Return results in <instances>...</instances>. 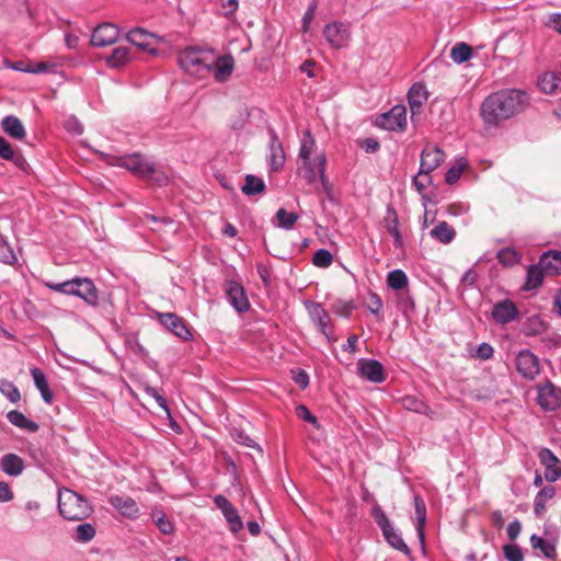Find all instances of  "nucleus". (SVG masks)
Wrapping results in <instances>:
<instances>
[{"instance_id": "f257e3e1", "label": "nucleus", "mask_w": 561, "mask_h": 561, "mask_svg": "<svg viewBox=\"0 0 561 561\" xmlns=\"http://www.w3.org/2000/svg\"><path fill=\"white\" fill-rule=\"evenodd\" d=\"M528 105V98L520 90H502L489 95L481 104L480 115L489 127L520 113Z\"/></svg>"}, {"instance_id": "f03ea898", "label": "nucleus", "mask_w": 561, "mask_h": 561, "mask_svg": "<svg viewBox=\"0 0 561 561\" xmlns=\"http://www.w3.org/2000/svg\"><path fill=\"white\" fill-rule=\"evenodd\" d=\"M304 179L309 183H316L318 176L321 183L322 192L330 193L331 184L325 175L327 157L323 151L317 152L316 140L311 133L307 130L301 139L299 154Z\"/></svg>"}, {"instance_id": "7ed1b4c3", "label": "nucleus", "mask_w": 561, "mask_h": 561, "mask_svg": "<svg viewBox=\"0 0 561 561\" xmlns=\"http://www.w3.org/2000/svg\"><path fill=\"white\" fill-rule=\"evenodd\" d=\"M58 511L65 519L81 522L91 516L93 507L83 495L68 488H60L58 490Z\"/></svg>"}, {"instance_id": "20e7f679", "label": "nucleus", "mask_w": 561, "mask_h": 561, "mask_svg": "<svg viewBox=\"0 0 561 561\" xmlns=\"http://www.w3.org/2000/svg\"><path fill=\"white\" fill-rule=\"evenodd\" d=\"M179 64L186 73L203 78L213 70L214 53L190 47L179 54Z\"/></svg>"}, {"instance_id": "39448f33", "label": "nucleus", "mask_w": 561, "mask_h": 561, "mask_svg": "<svg viewBox=\"0 0 561 561\" xmlns=\"http://www.w3.org/2000/svg\"><path fill=\"white\" fill-rule=\"evenodd\" d=\"M374 517L376 523L382 530V535L387 542L393 547L394 549L403 552L404 554H410V548L402 539L401 535L397 533L394 527L391 525L390 520L379 507L374 510Z\"/></svg>"}, {"instance_id": "423d86ee", "label": "nucleus", "mask_w": 561, "mask_h": 561, "mask_svg": "<svg viewBox=\"0 0 561 561\" xmlns=\"http://www.w3.org/2000/svg\"><path fill=\"white\" fill-rule=\"evenodd\" d=\"M323 36L332 48H345L352 36L350 24L340 21L329 23L323 28Z\"/></svg>"}, {"instance_id": "0eeeda50", "label": "nucleus", "mask_w": 561, "mask_h": 561, "mask_svg": "<svg viewBox=\"0 0 561 561\" xmlns=\"http://www.w3.org/2000/svg\"><path fill=\"white\" fill-rule=\"evenodd\" d=\"M70 295L81 298L89 306L96 307L99 305V290L92 279L88 277H73L71 278Z\"/></svg>"}, {"instance_id": "6e6552de", "label": "nucleus", "mask_w": 561, "mask_h": 561, "mask_svg": "<svg viewBox=\"0 0 561 561\" xmlns=\"http://www.w3.org/2000/svg\"><path fill=\"white\" fill-rule=\"evenodd\" d=\"M377 125L391 131H401L407 125V110L403 105H396L389 112L377 118Z\"/></svg>"}, {"instance_id": "1a4fd4ad", "label": "nucleus", "mask_w": 561, "mask_h": 561, "mask_svg": "<svg viewBox=\"0 0 561 561\" xmlns=\"http://www.w3.org/2000/svg\"><path fill=\"white\" fill-rule=\"evenodd\" d=\"M538 404L549 411H554L561 405V389L551 381L546 380L538 385Z\"/></svg>"}, {"instance_id": "9d476101", "label": "nucleus", "mask_w": 561, "mask_h": 561, "mask_svg": "<svg viewBox=\"0 0 561 561\" xmlns=\"http://www.w3.org/2000/svg\"><path fill=\"white\" fill-rule=\"evenodd\" d=\"M517 371L526 379H534L540 371L538 357L529 350L520 351L515 359Z\"/></svg>"}, {"instance_id": "9b49d317", "label": "nucleus", "mask_w": 561, "mask_h": 561, "mask_svg": "<svg viewBox=\"0 0 561 561\" xmlns=\"http://www.w3.org/2000/svg\"><path fill=\"white\" fill-rule=\"evenodd\" d=\"M214 503L219 508L232 534H238L243 528V522L236 507L224 496L216 495Z\"/></svg>"}, {"instance_id": "f8f14e48", "label": "nucleus", "mask_w": 561, "mask_h": 561, "mask_svg": "<svg viewBox=\"0 0 561 561\" xmlns=\"http://www.w3.org/2000/svg\"><path fill=\"white\" fill-rule=\"evenodd\" d=\"M121 164L141 179L149 178L150 172L153 171V162L140 153L124 157Z\"/></svg>"}, {"instance_id": "ddd939ff", "label": "nucleus", "mask_w": 561, "mask_h": 561, "mask_svg": "<svg viewBox=\"0 0 561 561\" xmlns=\"http://www.w3.org/2000/svg\"><path fill=\"white\" fill-rule=\"evenodd\" d=\"M119 36V31L112 23H103L95 27L91 36V44L96 47H105L114 44Z\"/></svg>"}, {"instance_id": "4468645a", "label": "nucleus", "mask_w": 561, "mask_h": 561, "mask_svg": "<svg viewBox=\"0 0 561 561\" xmlns=\"http://www.w3.org/2000/svg\"><path fill=\"white\" fill-rule=\"evenodd\" d=\"M445 160V152L435 145L427 144L421 152L420 168L422 171L433 172Z\"/></svg>"}, {"instance_id": "2eb2a0df", "label": "nucleus", "mask_w": 561, "mask_h": 561, "mask_svg": "<svg viewBox=\"0 0 561 561\" xmlns=\"http://www.w3.org/2000/svg\"><path fill=\"white\" fill-rule=\"evenodd\" d=\"M540 463L546 468L545 479L554 482L561 477L560 461L557 456L548 448H542L538 453Z\"/></svg>"}, {"instance_id": "dca6fc26", "label": "nucleus", "mask_w": 561, "mask_h": 561, "mask_svg": "<svg viewBox=\"0 0 561 561\" xmlns=\"http://www.w3.org/2000/svg\"><path fill=\"white\" fill-rule=\"evenodd\" d=\"M270 157L268 164L272 171L277 172L283 169L286 160L285 151L283 145L276 135V133L271 129L270 130Z\"/></svg>"}, {"instance_id": "f3484780", "label": "nucleus", "mask_w": 561, "mask_h": 561, "mask_svg": "<svg viewBox=\"0 0 561 561\" xmlns=\"http://www.w3.org/2000/svg\"><path fill=\"white\" fill-rule=\"evenodd\" d=\"M127 41L142 51L154 54L157 51L154 44V35L144 28H135L127 33Z\"/></svg>"}, {"instance_id": "a211bd4d", "label": "nucleus", "mask_w": 561, "mask_h": 561, "mask_svg": "<svg viewBox=\"0 0 561 561\" xmlns=\"http://www.w3.org/2000/svg\"><path fill=\"white\" fill-rule=\"evenodd\" d=\"M108 503L124 517L135 519L139 515V507L134 499L127 495H112Z\"/></svg>"}, {"instance_id": "6ab92c4d", "label": "nucleus", "mask_w": 561, "mask_h": 561, "mask_svg": "<svg viewBox=\"0 0 561 561\" xmlns=\"http://www.w3.org/2000/svg\"><path fill=\"white\" fill-rule=\"evenodd\" d=\"M307 309L309 311L311 320L318 327L319 331L323 335H325L328 339H330V336L332 334V330L330 327L331 320H330L328 312L318 302H308Z\"/></svg>"}, {"instance_id": "aec40b11", "label": "nucleus", "mask_w": 561, "mask_h": 561, "mask_svg": "<svg viewBox=\"0 0 561 561\" xmlns=\"http://www.w3.org/2000/svg\"><path fill=\"white\" fill-rule=\"evenodd\" d=\"M159 320L170 332L178 337L187 341L191 337V333L185 325L184 321L175 313H160Z\"/></svg>"}, {"instance_id": "412c9836", "label": "nucleus", "mask_w": 561, "mask_h": 561, "mask_svg": "<svg viewBox=\"0 0 561 561\" xmlns=\"http://www.w3.org/2000/svg\"><path fill=\"white\" fill-rule=\"evenodd\" d=\"M518 317L515 304L508 299L499 301L492 310V318L496 323L506 324Z\"/></svg>"}, {"instance_id": "4be33fe9", "label": "nucleus", "mask_w": 561, "mask_h": 561, "mask_svg": "<svg viewBox=\"0 0 561 561\" xmlns=\"http://www.w3.org/2000/svg\"><path fill=\"white\" fill-rule=\"evenodd\" d=\"M358 370L365 379L380 383L385 380L383 366L375 359H360L358 362Z\"/></svg>"}, {"instance_id": "5701e85b", "label": "nucleus", "mask_w": 561, "mask_h": 561, "mask_svg": "<svg viewBox=\"0 0 561 561\" xmlns=\"http://www.w3.org/2000/svg\"><path fill=\"white\" fill-rule=\"evenodd\" d=\"M226 293L230 304L239 312H244L249 309V301L245 296L243 287L237 282H228Z\"/></svg>"}, {"instance_id": "b1692460", "label": "nucleus", "mask_w": 561, "mask_h": 561, "mask_svg": "<svg viewBox=\"0 0 561 561\" xmlns=\"http://www.w3.org/2000/svg\"><path fill=\"white\" fill-rule=\"evenodd\" d=\"M0 126L2 131L14 140H24L26 137L25 127L15 115L4 116L0 122Z\"/></svg>"}, {"instance_id": "393cba45", "label": "nucleus", "mask_w": 561, "mask_h": 561, "mask_svg": "<svg viewBox=\"0 0 561 561\" xmlns=\"http://www.w3.org/2000/svg\"><path fill=\"white\" fill-rule=\"evenodd\" d=\"M234 68V60L232 56H221L216 57L214 55V65L211 72L214 73V77L219 82L227 81L230 76L232 75Z\"/></svg>"}, {"instance_id": "a878e982", "label": "nucleus", "mask_w": 561, "mask_h": 561, "mask_svg": "<svg viewBox=\"0 0 561 561\" xmlns=\"http://www.w3.org/2000/svg\"><path fill=\"white\" fill-rule=\"evenodd\" d=\"M427 99L428 92L423 83L416 82L410 88L408 101L413 115L421 111Z\"/></svg>"}, {"instance_id": "bb28decb", "label": "nucleus", "mask_w": 561, "mask_h": 561, "mask_svg": "<svg viewBox=\"0 0 561 561\" xmlns=\"http://www.w3.org/2000/svg\"><path fill=\"white\" fill-rule=\"evenodd\" d=\"M1 470L10 477H19L22 474L25 465L24 460L15 454H5L0 459Z\"/></svg>"}, {"instance_id": "cd10ccee", "label": "nucleus", "mask_w": 561, "mask_h": 561, "mask_svg": "<svg viewBox=\"0 0 561 561\" xmlns=\"http://www.w3.org/2000/svg\"><path fill=\"white\" fill-rule=\"evenodd\" d=\"M386 230L393 237L394 245L397 248L402 247V238L399 230V219L397 211L392 206L387 207V213L383 218Z\"/></svg>"}, {"instance_id": "c85d7f7f", "label": "nucleus", "mask_w": 561, "mask_h": 561, "mask_svg": "<svg viewBox=\"0 0 561 561\" xmlns=\"http://www.w3.org/2000/svg\"><path fill=\"white\" fill-rule=\"evenodd\" d=\"M539 265L552 275L561 273V251L551 250L541 254Z\"/></svg>"}, {"instance_id": "c756f323", "label": "nucleus", "mask_w": 561, "mask_h": 561, "mask_svg": "<svg viewBox=\"0 0 561 561\" xmlns=\"http://www.w3.org/2000/svg\"><path fill=\"white\" fill-rule=\"evenodd\" d=\"M414 508L417 537L423 545L425 540L424 527L426 523V505L424 500L419 494L414 495Z\"/></svg>"}, {"instance_id": "7c9ffc66", "label": "nucleus", "mask_w": 561, "mask_h": 561, "mask_svg": "<svg viewBox=\"0 0 561 561\" xmlns=\"http://www.w3.org/2000/svg\"><path fill=\"white\" fill-rule=\"evenodd\" d=\"M131 51L128 47H116L111 55L106 57V64L111 68H119L131 60Z\"/></svg>"}, {"instance_id": "2f4dec72", "label": "nucleus", "mask_w": 561, "mask_h": 561, "mask_svg": "<svg viewBox=\"0 0 561 561\" xmlns=\"http://www.w3.org/2000/svg\"><path fill=\"white\" fill-rule=\"evenodd\" d=\"M7 417L12 425H14L21 430H26L31 433H35L39 428L37 423L27 419L23 413L16 411V410L10 411L7 414Z\"/></svg>"}, {"instance_id": "473e14b6", "label": "nucleus", "mask_w": 561, "mask_h": 561, "mask_svg": "<svg viewBox=\"0 0 561 561\" xmlns=\"http://www.w3.org/2000/svg\"><path fill=\"white\" fill-rule=\"evenodd\" d=\"M402 405L404 409L409 411H413L419 414H424L430 417H434L435 414L426 403H424L422 400L417 399L414 396H407L402 398Z\"/></svg>"}, {"instance_id": "72a5a7b5", "label": "nucleus", "mask_w": 561, "mask_h": 561, "mask_svg": "<svg viewBox=\"0 0 561 561\" xmlns=\"http://www.w3.org/2000/svg\"><path fill=\"white\" fill-rule=\"evenodd\" d=\"M556 495V488L547 485L542 488L535 497L534 513L540 517L546 511V503Z\"/></svg>"}, {"instance_id": "f704fd0d", "label": "nucleus", "mask_w": 561, "mask_h": 561, "mask_svg": "<svg viewBox=\"0 0 561 561\" xmlns=\"http://www.w3.org/2000/svg\"><path fill=\"white\" fill-rule=\"evenodd\" d=\"M430 234L439 242L447 244L454 240L456 231L446 221H440L431 230Z\"/></svg>"}, {"instance_id": "c9c22d12", "label": "nucleus", "mask_w": 561, "mask_h": 561, "mask_svg": "<svg viewBox=\"0 0 561 561\" xmlns=\"http://www.w3.org/2000/svg\"><path fill=\"white\" fill-rule=\"evenodd\" d=\"M543 268L538 265H530L527 270L526 283L524 289L531 290L538 288L543 280Z\"/></svg>"}, {"instance_id": "e433bc0d", "label": "nucleus", "mask_w": 561, "mask_h": 561, "mask_svg": "<svg viewBox=\"0 0 561 561\" xmlns=\"http://www.w3.org/2000/svg\"><path fill=\"white\" fill-rule=\"evenodd\" d=\"M530 543L534 549H539L546 558L554 559L557 556L556 547L540 536L533 535Z\"/></svg>"}, {"instance_id": "4c0bfd02", "label": "nucleus", "mask_w": 561, "mask_h": 561, "mask_svg": "<svg viewBox=\"0 0 561 561\" xmlns=\"http://www.w3.org/2000/svg\"><path fill=\"white\" fill-rule=\"evenodd\" d=\"M241 190L245 195H255L262 193L265 190V184L262 179L249 174L245 176V183Z\"/></svg>"}, {"instance_id": "58836bf2", "label": "nucleus", "mask_w": 561, "mask_h": 561, "mask_svg": "<svg viewBox=\"0 0 561 561\" xmlns=\"http://www.w3.org/2000/svg\"><path fill=\"white\" fill-rule=\"evenodd\" d=\"M450 57L456 64H462L472 57V48L466 43H458L451 48Z\"/></svg>"}, {"instance_id": "ea45409f", "label": "nucleus", "mask_w": 561, "mask_h": 561, "mask_svg": "<svg viewBox=\"0 0 561 561\" xmlns=\"http://www.w3.org/2000/svg\"><path fill=\"white\" fill-rule=\"evenodd\" d=\"M298 218L299 217L296 213H290L284 208H280L276 213V220H277L276 226L278 228L286 229V230L293 229V227L297 222Z\"/></svg>"}, {"instance_id": "a19ab883", "label": "nucleus", "mask_w": 561, "mask_h": 561, "mask_svg": "<svg viewBox=\"0 0 561 561\" xmlns=\"http://www.w3.org/2000/svg\"><path fill=\"white\" fill-rule=\"evenodd\" d=\"M387 285L394 290L403 289L408 285V277L401 270H393L387 276Z\"/></svg>"}, {"instance_id": "79ce46f5", "label": "nucleus", "mask_w": 561, "mask_h": 561, "mask_svg": "<svg viewBox=\"0 0 561 561\" xmlns=\"http://www.w3.org/2000/svg\"><path fill=\"white\" fill-rule=\"evenodd\" d=\"M95 527L90 523H82L77 526L75 540L78 542H89L95 537Z\"/></svg>"}, {"instance_id": "37998d69", "label": "nucleus", "mask_w": 561, "mask_h": 561, "mask_svg": "<svg viewBox=\"0 0 561 561\" xmlns=\"http://www.w3.org/2000/svg\"><path fill=\"white\" fill-rule=\"evenodd\" d=\"M499 262L504 266H513L520 260L519 254L512 248H505L497 252L496 255Z\"/></svg>"}, {"instance_id": "c03bdc74", "label": "nucleus", "mask_w": 561, "mask_h": 561, "mask_svg": "<svg viewBox=\"0 0 561 561\" xmlns=\"http://www.w3.org/2000/svg\"><path fill=\"white\" fill-rule=\"evenodd\" d=\"M0 392L12 403H16L21 400V393L18 387L5 379L0 380Z\"/></svg>"}, {"instance_id": "a18cd8bd", "label": "nucleus", "mask_w": 561, "mask_h": 561, "mask_svg": "<svg viewBox=\"0 0 561 561\" xmlns=\"http://www.w3.org/2000/svg\"><path fill=\"white\" fill-rule=\"evenodd\" d=\"M466 167V161L463 159H458L453 167H450L445 175V181L447 184L456 183L463 169Z\"/></svg>"}, {"instance_id": "49530a36", "label": "nucleus", "mask_w": 561, "mask_h": 561, "mask_svg": "<svg viewBox=\"0 0 561 561\" xmlns=\"http://www.w3.org/2000/svg\"><path fill=\"white\" fill-rule=\"evenodd\" d=\"M432 184V176L430 171H422L420 168L419 173L413 179V185L416 191L422 193L427 186Z\"/></svg>"}, {"instance_id": "de8ad7c7", "label": "nucleus", "mask_w": 561, "mask_h": 561, "mask_svg": "<svg viewBox=\"0 0 561 561\" xmlns=\"http://www.w3.org/2000/svg\"><path fill=\"white\" fill-rule=\"evenodd\" d=\"M333 256L327 249L318 250L312 257V263L318 267H328L331 265Z\"/></svg>"}, {"instance_id": "09e8293b", "label": "nucleus", "mask_w": 561, "mask_h": 561, "mask_svg": "<svg viewBox=\"0 0 561 561\" xmlns=\"http://www.w3.org/2000/svg\"><path fill=\"white\" fill-rule=\"evenodd\" d=\"M145 180L150 181L151 183L162 186L165 185L169 182L168 174L159 169L156 163L153 162V171L150 172L149 178H145Z\"/></svg>"}, {"instance_id": "8fccbe9b", "label": "nucleus", "mask_w": 561, "mask_h": 561, "mask_svg": "<svg viewBox=\"0 0 561 561\" xmlns=\"http://www.w3.org/2000/svg\"><path fill=\"white\" fill-rule=\"evenodd\" d=\"M540 89L546 93H552L557 89V78L553 73H545L539 80Z\"/></svg>"}, {"instance_id": "3c124183", "label": "nucleus", "mask_w": 561, "mask_h": 561, "mask_svg": "<svg viewBox=\"0 0 561 561\" xmlns=\"http://www.w3.org/2000/svg\"><path fill=\"white\" fill-rule=\"evenodd\" d=\"M504 556L507 561H523L524 556L520 548L516 545H505L503 547Z\"/></svg>"}, {"instance_id": "603ef678", "label": "nucleus", "mask_w": 561, "mask_h": 561, "mask_svg": "<svg viewBox=\"0 0 561 561\" xmlns=\"http://www.w3.org/2000/svg\"><path fill=\"white\" fill-rule=\"evenodd\" d=\"M156 525L158 526L159 530L164 535H171L174 530L173 524L167 518L164 514H161L160 516H157Z\"/></svg>"}, {"instance_id": "864d4df0", "label": "nucleus", "mask_w": 561, "mask_h": 561, "mask_svg": "<svg viewBox=\"0 0 561 561\" xmlns=\"http://www.w3.org/2000/svg\"><path fill=\"white\" fill-rule=\"evenodd\" d=\"M317 10V2L313 0L302 18V32L307 33L310 30V24L313 21Z\"/></svg>"}, {"instance_id": "5fc2aeb1", "label": "nucleus", "mask_w": 561, "mask_h": 561, "mask_svg": "<svg viewBox=\"0 0 561 561\" xmlns=\"http://www.w3.org/2000/svg\"><path fill=\"white\" fill-rule=\"evenodd\" d=\"M0 158L3 160L14 159V149L11 144L0 135Z\"/></svg>"}, {"instance_id": "6e6d98bb", "label": "nucleus", "mask_w": 561, "mask_h": 561, "mask_svg": "<svg viewBox=\"0 0 561 561\" xmlns=\"http://www.w3.org/2000/svg\"><path fill=\"white\" fill-rule=\"evenodd\" d=\"M0 252H1V261L3 263L13 265L18 262V257H16L14 251L7 243H4L0 248Z\"/></svg>"}, {"instance_id": "4d7b16f0", "label": "nucleus", "mask_w": 561, "mask_h": 561, "mask_svg": "<svg viewBox=\"0 0 561 561\" xmlns=\"http://www.w3.org/2000/svg\"><path fill=\"white\" fill-rule=\"evenodd\" d=\"M296 414L298 417L319 427L317 417L309 411L306 405H298L296 409Z\"/></svg>"}, {"instance_id": "13d9d810", "label": "nucleus", "mask_w": 561, "mask_h": 561, "mask_svg": "<svg viewBox=\"0 0 561 561\" xmlns=\"http://www.w3.org/2000/svg\"><path fill=\"white\" fill-rule=\"evenodd\" d=\"M31 375L38 391L48 387L46 377L39 368L31 369Z\"/></svg>"}, {"instance_id": "bf43d9fd", "label": "nucleus", "mask_w": 561, "mask_h": 561, "mask_svg": "<svg viewBox=\"0 0 561 561\" xmlns=\"http://www.w3.org/2000/svg\"><path fill=\"white\" fill-rule=\"evenodd\" d=\"M382 306H383V305H382V300H381V298H380L377 294H375V293H370V294H369V302H368V305H367L368 310H369L371 313H374V314L378 316V314H379V312H380V310L382 309Z\"/></svg>"}, {"instance_id": "052dcab7", "label": "nucleus", "mask_w": 561, "mask_h": 561, "mask_svg": "<svg viewBox=\"0 0 561 561\" xmlns=\"http://www.w3.org/2000/svg\"><path fill=\"white\" fill-rule=\"evenodd\" d=\"M46 286L54 291L61 293L65 295H70L71 288H73V285L71 284V279H68L66 282L58 283V284L46 283Z\"/></svg>"}, {"instance_id": "680f3d73", "label": "nucleus", "mask_w": 561, "mask_h": 561, "mask_svg": "<svg viewBox=\"0 0 561 561\" xmlns=\"http://www.w3.org/2000/svg\"><path fill=\"white\" fill-rule=\"evenodd\" d=\"M145 391L148 396H150L151 398H153L156 400V402L158 403V405L160 408H162L164 411H167L169 413V410L167 407V400L164 399V397L162 394H160V392L156 388L146 387Z\"/></svg>"}, {"instance_id": "e2e57ef3", "label": "nucleus", "mask_w": 561, "mask_h": 561, "mask_svg": "<svg viewBox=\"0 0 561 561\" xmlns=\"http://www.w3.org/2000/svg\"><path fill=\"white\" fill-rule=\"evenodd\" d=\"M494 350L489 343H482L477 350V356L480 359L486 360L493 356Z\"/></svg>"}, {"instance_id": "0e129e2a", "label": "nucleus", "mask_w": 561, "mask_h": 561, "mask_svg": "<svg viewBox=\"0 0 561 561\" xmlns=\"http://www.w3.org/2000/svg\"><path fill=\"white\" fill-rule=\"evenodd\" d=\"M13 499V492L8 482L0 481V503L9 502Z\"/></svg>"}, {"instance_id": "69168bd1", "label": "nucleus", "mask_w": 561, "mask_h": 561, "mask_svg": "<svg viewBox=\"0 0 561 561\" xmlns=\"http://www.w3.org/2000/svg\"><path fill=\"white\" fill-rule=\"evenodd\" d=\"M522 525L520 523L515 519L514 522H511L507 526V536L511 540H515L518 535L520 534Z\"/></svg>"}, {"instance_id": "338daca9", "label": "nucleus", "mask_w": 561, "mask_h": 561, "mask_svg": "<svg viewBox=\"0 0 561 561\" xmlns=\"http://www.w3.org/2000/svg\"><path fill=\"white\" fill-rule=\"evenodd\" d=\"M294 380L301 389L307 388L309 385V376L305 370H299L294 377Z\"/></svg>"}, {"instance_id": "774afa93", "label": "nucleus", "mask_w": 561, "mask_h": 561, "mask_svg": "<svg viewBox=\"0 0 561 561\" xmlns=\"http://www.w3.org/2000/svg\"><path fill=\"white\" fill-rule=\"evenodd\" d=\"M548 25L561 34V13H554L549 16Z\"/></svg>"}]
</instances>
